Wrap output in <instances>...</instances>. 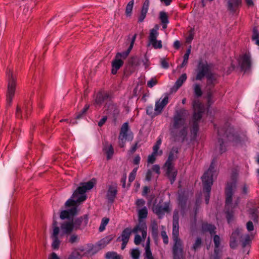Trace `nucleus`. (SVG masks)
Returning a JSON list of instances; mask_svg holds the SVG:
<instances>
[{"label": "nucleus", "mask_w": 259, "mask_h": 259, "mask_svg": "<svg viewBox=\"0 0 259 259\" xmlns=\"http://www.w3.org/2000/svg\"><path fill=\"white\" fill-rule=\"evenodd\" d=\"M188 115V111L185 108L176 110L169 126L173 141L183 142L186 139L188 134L186 118Z\"/></svg>", "instance_id": "f257e3e1"}, {"label": "nucleus", "mask_w": 259, "mask_h": 259, "mask_svg": "<svg viewBox=\"0 0 259 259\" xmlns=\"http://www.w3.org/2000/svg\"><path fill=\"white\" fill-rule=\"evenodd\" d=\"M95 183L92 181L80 183V186L74 192L71 198L68 199L65 203L66 207H72V208L68 210H63L61 212L60 217L61 219H68L70 215H74L77 214L78 206L86 199L84 193L87 190L92 189Z\"/></svg>", "instance_id": "f03ea898"}, {"label": "nucleus", "mask_w": 259, "mask_h": 259, "mask_svg": "<svg viewBox=\"0 0 259 259\" xmlns=\"http://www.w3.org/2000/svg\"><path fill=\"white\" fill-rule=\"evenodd\" d=\"M193 108L194 113L192 121L190 124L191 126V138L192 140H195L199 130L198 123L202 117L204 108L202 104L198 100L193 101Z\"/></svg>", "instance_id": "7ed1b4c3"}, {"label": "nucleus", "mask_w": 259, "mask_h": 259, "mask_svg": "<svg viewBox=\"0 0 259 259\" xmlns=\"http://www.w3.org/2000/svg\"><path fill=\"white\" fill-rule=\"evenodd\" d=\"M214 167L213 165V162L211 163L208 169L204 174L202 177L203 190L206 191L205 195V200L206 204L208 203L210 197V192L211 187L213 183V172Z\"/></svg>", "instance_id": "20e7f679"}, {"label": "nucleus", "mask_w": 259, "mask_h": 259, "mask_svg": "<svg viewBox=\"0 0 259 259\" xmlns=\"http://www.w3.org/2000/svg\"><path fill=\"white\" fill-rule=\"evenodd\" d=\"M147 227L144 224H139L137 225L133 230L129 228L125 229L122 232L121 236L119 237L117 240L118 241H124L128 242L129 239L132 233H137L138 232H141L142 238L145 240L147 236Z\"/></svg>", "instance_id": "39448f33"}, {"label": "nucleus", "mask_w": 259, "mask_h": 259, "mask_svg": "<svg viewBox=\"0 0 259 259\" xmlns=\"http://www.w3.org/2000/svg\"><path fill=\"white\" fill-rule=\"evenodd\" d=\"M8 86L6 93V100L8 104L11 105L13 98L15 94L17 84V77L13 72L9 70L8 73Z\"/></svg>", "instance_id": "423d86ee"}, {"label": "nucleus", "mask_w": 259, "mask_h": 259, "mask_svg": "<svg viewBox=\"0 0 259 259\" xmlns=\"http://www.w3.org/2000/svg\"><path fill=\"white\" fill-rule=\"evenodd\" d=\"M213 68V64L200 62L196 70V76L192 78V81L201 80L205 76L206 77L212 71Z\"/></svg>", "instance_id": "0eeeda50"}, {"label": "nucleus", "mask_w": 259, "mask_h": 259, "mask_svg": "<svg viewBox=\"0 0 259 259\" xmlns=\"http://www.w3.org/2000/svg\"><path fill=\"white\" fill-rule=\"evenodd\" d=\"M152 209L159 219L162 218L165 213H168L171 210L169 202H164L162 199H160L158 203H154Z\"/></svg>", "instance_id": "6e6552de"}, {"label": "nucleus", "mask_w": 259, "mask_h": 259, "mask_svg": "<svg viewBox=\"0 0 259 259\" xmlns=\"http://www.w3.org/2000/svg\"><path fill=\"white\" fill-rule=\"evenodd\" d=\"M236 188V184L235 182L228 183L225 191L226 194V209L229 210L230 208H235L238 205L237 199L234 203H232V195L233 191Z\"/></svg>", "instance_id": "1a4fd4ad"}, {"label": "nucleus", "mask_w": 259, "mask_h": 259, "mask_svg": "<svg viewBox=\"0 0 259 259\" xmlns=\"http://www.w3.org/2000/svg\"><path fill=\"white\" fill-rule=\"evenodd\" d=\"M158 29L159 26L155 25L154 27L150 30L148 36V46L152 45L155 49H161L162 47L161 41L157 40V37L158 35Z\"/></svg>", "instance_id": "9d476101"}, {"label": "nucleus", "mask_w": 259, "mask_h": 259, "mask_svg": "<svg viewBox=\"0 0 259 259\" xmlns=\"http://www.w3.org/2000/svg\"><path fill=\"white\" fill-rule=\"evenodd\" d=\"M172 253L174 259H185L183 242L181 240L174 241Z\"/></svg>", "instance_id": "9b49d317"}, {"label": "nucleus", "mask_w": 259, "mask_h": 259, "mask_svg": "<svg viewBox=\"0 0 259 259\" xmlns=\"http://www.w3.org/2000/svg\"><path fill=\"white\" fill-rule=\"evenodd\" d=\"M53 232L51 235V238L53 239L52 247L54 249H58L60 244V241L58 238V234L60 231V228L58 226L57 222L54 221L52 224Z\"/></svg>", "instance_id": "f8f14e48"}, {"label": "nucleus", "mask_w": 259, "mask_h": 259, "mask_svg": "<svg viewBox=\"0 0 259 259\" xmlns=\"http://www.w3.org/2000/svg\"><path fill=\"white\" fill-rule=\"evenodd\" d=\"M89 218L85 214L73 221V224L75 230H81L84 228L88 223Z\"/></svg>", "instance_id": "ddd939ff"}, {"label": "nucleus", "mask_w": 259, "mask_h": 259, "mask_svg": "<svg viewBox=\"0 0 259 259\" xmlns=\"http://www.w3.org/2000/svg\"><path fill=\"white\" fill-rule=\"evenodd\" d=\"M128 131V124L127 122L124 123L121 128L118 137V143L121 148L124 146L127 138V133Z\"/></svg>", "instance_id": "4468645a"}, {"label": "nucleus", "mask_w": 259, "mask_h": 259, "mask_svg": "<svg viewBox=\"0 0 259 259\" xmlns=\"http://www.w3.org/2000/svg\"><path fill=\"white\" fill-rule=\"evenodd\" d=\"M243 237L241 232L236 229L232 232L230 237V246L232 248H235L237 246V243L240 238Z\"/></svg>", "instance_id": "2eb2a0df"}, {"label": "nucleus", "mask_w": 259, "mask_h": 259, "mask_svg": "<svg viewBox=\"0 0 259 259\" xmlns=\"http://www.w3.org/2000/svg\"><path fill=\"white\" fill-rule=\"evenodd\" d=\"M108 188L107 198L109 201L113 202L117 195V185L116 183H112Z\"/></svg>", "instance_id": "dca6fc26"}, {"label": "nucleus", "mask_w": 259, "mask_h": 259, "mask_svg": "<svg viewBox=\"0 0 259 259\" xmlns=\"http://www.w3.org/2000/svg\"><path fill=\"white\" fill-rule=\"evenodd\" d=\"M166 167V174L169 178L171 184H172L175 180L177 175V171L174 168V164H165Z\"/></svg>", "instance_id": "f3484780"}, {"label": "nucleus", "mask_w": 259, "mask_h": 259, "mask_svg": "<svg viewBox=\"0 0 259 259\" xmlns=\"http://www.w3.org/2000/svg\"><path fill=\"white\" fill-rule=\"evenodd\" d=\"M109 98L110 96L108 93L100 92L96 95L94 104L96 106H101L103 102L108 101Z\"/></svg>", "instance_id": "a211bd4d"}, {"label": "nucleus", "mask_w": 259, "mask_h": 259, "mask_svg": "<svg viewBox=\"0 0 259 259\" xmlns=\"http://www.w3.org/2000/svg\"><path fill=\"white\" fill-rule=\"evenodd\" d=\"M60 227L63 234H70L74 230L73 220L64 221L61 223Z\"/></svg>", "instance_id": "6ab92c4d"}, {"label": "nucleus", "mask_w": 259, "mask_h": 259, "mask_svg": "<svg viewBox=\"0 0 259 259\" xmlns=\"http://www.w3.org/2000/svg\"><path fill=\"white\" fill-rule=\"evenodd\" d=\"M239 63L242 70H248L251 67L250 56L246 54L244 55L241 58Z\"/></svg>", "instance_id": "aec40b11"}, {"label": "nucleus", "mask_w": 259, "mask_h": 259, "mask_svg": "<svg viewBox=\"0 0 259 259\" xmlns=\"http://www.w3.org/2000/svg\"><path fill=\"white\" fill-rule=\"evenodd\" d=\"M25 110V113L24 114V117L27 118L28 117V115L29 114V112L28 110V107L27 106V103L25 102L24 106L22 108H21L19 105L17 106L16 108V116L17 118L22 119L23 118V114L22 110Z\"/></svg>", "instance_id": "412c9836"}, {"label": "nucleus", "mask_w": 259, "mask_h": 259, "mask_svg": "<svg viewBox=\"0 0 259 259\" xmlns=\"http://www.w3.org/2000/svg\"><path fill=\"white\" fill-rule=\"evenodd\" d=\"M108 114L112 115L114 117H116L119 113V110L116 105L113 104L110 100L105 105Z\"/></svg>", "instance_id": "4be33fe9"}, {"label": "nucleus", "mask_w": 259, "mask_h": 259, "mask_svg": "<svg viewBox=\"0 0 259 259\" xmlns=\"http://www.w3.org/2000/svg\"><path fill=\"white\" fill-rule=\"evenodd\" d=\"M168 97H165L162 101H158L156 103L155 108V112L154 113V115H158L160 113L164 107V106L168 103Z\"/></svg>", "instance_id": "5701e85b"}, {"label": "nucleus", "mask_w": 259, "mask_h": 259, "mask_svg": "<svg viewBox=\"0 0 259 259\" xmlns=\"http://www.w3.org/2000/svg\"><path fill=\"white\" fill-rule=\"evenodd\" d=\"M136 36H137V34H135L133 36V38H132L130 46L128 47V49L126 51L122 52V53H117L116 54L115 57H118V58L120 59H125L128 56V54H130V52L131 51V50L133 49L134 44L135 43V40H136Z\"/></svg>", "instance_id": "b1692460"}, {"label": "nucleus", "mask_w": 259, "mask_h": 259, "mask_svg": "<svg viewBox=\"0 0 259 259\" xmlns=\"http://www.w3.org/2000/svg\"><path fill=\"white\" fill-rule=\"evenodd\" d=\"M228 4V10L232 12H235L237 9L241 6V0H227Z\"/></svg>", "instance_id": "393cba45"}, {"label": "nucleus", "mask_w": 259, "mask_h": 259, "mask_svg": "<svg viewBox=\"0 0 259 259\" xmlns=\"http://www.w3.org/2000/svg\"><path fill=\"white\" fill-rule=\"evenodd\" d=\"M123 61L118 58V57H115V59L112 62V73L115 74L117 73V70L123 65Z\"/></svg>", "instance_id": "a878e982"}, {"label": "nucleus", "mask_w": 259, "mask_h": 259, "mask_svg": "<svg viewBox=\"0 0 259 259\" xmlns=\"http://www.w3.org/2000/svg\"><path fill=\"white\" fill-rule=\"evenodd\" d=\"M178 148L177 147H173L168 155V159L165 164H174L173 162L178 158Z\"/></svg>", "instance_id": "bb28decb"}, {"label": "nucleus", "mask_w": 259, "mask_h": 259, "mask_svg": "<svg viewBox=\"0 0 259 259\" xmlns=\"http://www.w3.org/2000/svg\"><path fill=\"white\" fill-rule=\"evenodd\" d=\"M103 150L107 155V159H110L114 153V149L112 145L108 142H105Z\"/></svg>", "instance_id": "cd10ccee"}, {"label": "nucleus", "mask_w": 259, "mask_h": 259, "mask_svg": "<svg viewBox=\"0 0 259 259\" xmlns=\"http://www.w3.org/2000/svg\"><path fill=\"white\" fill-rule=\"evenodd\" d=\"M202 229L204 232H208L211 235L215 234L216 227L211 224L204 223L202 224Z\"/></svg>", "instance_id": "c85d7f7f"}, {"label": "nucleus", "mask_w": 259, "mask_h": 259, "mask_svg": "<svg viewBox=\"0 0 259 259\" xmlns=\"http://www.w3.org/2000/svg\"><path fill=\"white\" fill-rule=\"evenodd\" d=\"M207 81L206 84L207 86L213 87L215 84V82L217 79V75L212 72L208 74L206 77Z\"/></svg>", "instance_id": "c756f323"}, {"label": "nucleus", "mask_w": 259, "mask_h": 259, "mask_svg": "<svg viewBox=\"0 0 259 259\" xmlns=\"http://www.w3.org/2000/svg\"><path fill=\"white\" fill-rule=\"evenodd\" d=\"M140 63V60L137 56L131 57L128 60V66H131L133 69L138 66Z\"/></svg>", "instance_id": "7c9ffc66"}, {"label": "nucleus", "mask_w": 259, "mask_h": 259, "mask_svg": "<svg viewBox=\"0 0 259 259\" xmlns=\"http://www.w3.org/2000/svg\"><path fill=\"white\" fill-rule=\"evenodd\" d=\"M187 78V76L186 73H183L181 75L175 82L174 87L176 88V90H178L182 85L183 83L186 80Z\"/></svg>", "instance_id": "2f4dec72"}, {"label": "nucleus", "mask_w": 259, "mask_h": 259, "mask_svg": "<svg viewBox=\"0 0 259 259\" xmlns=\"http://www.w3.org/2000/svg\"><path fill=\"white\" fill-rule=\"evenodd\" d=\"M145 252L144 253L145 257L146 259H154L152 256V252L150 248L149 244V239H148V242L146 244L145 246Z\"/></svg>", "instance_id": "473e14b6"}, {"label": "nucleus", "mask_w": 259, "mask_h": 259, "mask_svg": "<svg viewBox=\"0 0 259 259\" xmlns=\"http://www.w3.org/2000/svg\"><path fill=\"white\" fill-rule=\"evenodd\" d=\"M179 225H172V239L173 241L181 240L179 237Z\"/></svg>", "instance_id": "72a5a7b5"}, {"label": "nucleus", "mask_w": 259, "mask_h": 259, "mask_svg": "<svg viewBox=\"0 0 259 259\" xmlns=\"http://www.w3.org/2000/svg\"><path fill=\"white\" fill-rule=\"evenodd\" d=\"M250 214L251 219L255 223L258 222V218L259 217V211L255 209H252L250 210Z\"/></svg>", "instance_id": "f704fd0d"}, {"label": "nucleus", "mask_w": 259, "mask_h": 259, "mask_svg": "<svg viewBox=\"0 0 259 259\" xmlns=\"http://www.w3.org/2000/svg\"><path fill=\"white\" fill-rule=\"evenodd\" d=\"M193 90L195 95L197 97H201L202 95V91L201 86L198 83H195L193 85Z\"/></svg>", "instance_id": "c9c22d12"}, {"label": "nucleus", "mask_w": 259, "mask_h": 259, "mask_svg": "<svg viewBox=\"0 0 259 259\" xmlns=\"http://www.w3.org/2000/svg\"><path fill=\"white\" fill-rule=\"evenodd\" d=\"M113 238L114 236L113 235L106 236L100 241V246L104 247L108 244L113 239Z\"/></svg>", "instance_id": "e433bc0d"}, {"label": "nucleus", "mask_w": 259, "mask_h": 259, "mask_svg": "<svg viewBox=\"0 0 259 259\" xmlns=\"http://www.w3.org/2000/svg\"><path fill=\"white\" fill-rule=\"evenodd\" d=\"M159 18L161 23H168V17L166 12L163 11L160 12L159 13Z\"/></svg>", "instance_id": "4c0bfd02"}, {"label": "nucleus", "mask_w": 259, "mask_h": 259, "mask_svg": "<svg viewBox=\"0 0 259 259\" xmlns=\"http://www.w3.org/2000/svg\"><path fill=\"white\" fill-rule=\"evenodd\" d=\"M148 214L147 208L145 206L143 208L139 210L138 211V217L139 219H145L147 218Z\"/></svg>", "instance_id": "58836bf2"}, {"label": "nucleus", "mask_w": 259, "mask_h": 259, "mask_svg": "<svg viewBox=\"0 0 259 259\" xmlns=\"http://www.w3.org/2000/svg\"><path fill=\"white\" fill-rule=\"evenodd\" d=\"M259 33H258L257 27H254L253 29V33L252 35V39L255 40L256 45L259 46Z\"/></svg>", "instance_id": "ea45409f"}, {"label": "nucleus", "mask_w": 259, "mask_h": 259, "mask_svg": "<svg viewBox=\"0 0 259 259\" xmlns=\"http://www.w3.org/2000/svg\"><path fill=\"white\" fill-rule=\"evenodd\" d=\"M109 222V219L107 218H104L102 220L101 224L99 228V230L100 232H102L105 229V227L108 224Z\"/></svg>", "instance_id": "a19ab883"}, {"label": "nucleus", "mask_w": 259, "mask_h": 259, "mask_svg": "<svg viewBox=\"0 0 259 259\" xmlns=\"http://www.w3.org/2000/svg\"><path fill=\"white\" fill-rule=\"evenodd\" d=\"M108 259H120V256L114 252H108L106 254Z\"/></svg>", "instance_id": "79ce46f5"}, {"label": "nucleus", "mask_w": 259, "mask_h": 259, "mask_svg": "<svg viewBox=\"0 0 259 259\" xmlns=\"http://www.w3.org/2000/svg\"><path fill=\"white\" fill-rule=\"evenodd\" d=\"M242 242V246L244 248L246 245H249L251 242V238L248 234L244 236V240H241Z\"/></svg>", "instance_id": "37998d69"}, {"label": "nucleus", "mask_w": 259, "mask_h": 259, "mask_svg": "<svg viewBox=\"0 0 259 259\" xmlns=\"http://www.w3.org/2000/svg\"><path fill=\"white\" fill-rule=\"evenodd\" d=\"M134 0L131 1L127 5L126 7L125 13L127 15H131V14L132 12L133 5H134Z\"/></svg>", "instance_id": "c03bdc74"}, {"label": "nucleus", "mask_w": 259, "mask_h": 259, "mask_svg": "<svg viewBox=\"0 0 259 259\" xmlns=\"http://www.w3.org/2000/svg\"><path fill=\"white\" fill-rule=\"evenodd\" d=\"M221 239L219 236L215 235L213 236V242L214 243V252H216L220 245Z\"/></svg>", "instance_id": "a18cd8bd"}, {"label": "nucleus", "mask_w": 259, "mask_h": 259, "mask_svg": "<svg viewBox=\"0 0 259 259\" xmlns=\"http://www.w3.org/2000/svg\"><path fill=\"white\" fill-rule=\"evenodd\" d=\"M140 252L138 249H133L131 251V255L133 259H139Z\"/></svg>", "instance_id": "49530a36"}, {"label": "nucleus", "mask_w": 259, "mask_h": 259, "mask_svg": "<svg viewBox=\"0 0 259 259\" xmlns=\"http://www.w3.org/2000/svg\"><path fill=\"white\" fill-rule=\"evenodd\" d=\"M202 244V240L200 237L197 238L195 243L193 244L192 248L195 251H196L198 248H199Z\"/></svg>", "instance_id": "de8ad7c7"}, {"label": "nucleus", "mask_w": 259, "mask_h": 259, "mask_svg": "<svg viewBox=\"0 0 259 259\" xmlns=\"http://www.w3.org/2000/svg\"><path fill=\"white\" fill-rule=\"evenodd\" d=\"M89 107H90L89 105H86L85 106V107H84V108L80 112H78L77 114L76 118V119L80 118L83 115H84L86 113L87 110L89 108Z\"/></svg>", "instance_id": "09e8293b"}, {"label": "nucleus", "mask_w": 259, "mask_h": 259, "mask_svg": "<svg viewBox=\"0 0 259 259\" xmlns=\"http://www.w3.org/2000/svg\"><path fill=\"white\" fill-rule=\"evenodd\" d=\"M172 225H179V212L175 210L173 215Z\"/></svg>", "instance_id": "8fccbe9b"}, {"label": "nucleus", "mask_w": 259, "mask_h": 259, "mask_svg": "<svg viewBox=\"0 0 259 259\" xmlns=\"http://www.w3.org/2000/svg\"><path fill=\"white\" fill-rule=\"evenodd\" d=\"M81 258V255L80 253L78 251H73L72 253L69 256L68 259H80Z\"/></svg>", "instance_id": "3c124183"}, {"label": "nucleus", "mask_w": 259, "mask_h": 259, "mask_svg": "<svg viewBox=\"0 0 259 259\" xmlns=\"http://www.w3.org/2000/svg\"><path fill=\"white\" fill-rule=\"evenodd\" d=\"M230 131L231 130H228L226 131L224 128H221L218 130V135L220 137L223 136L224 135H226V137L229 138V134L230 133Z\"/></svg>", "instance_id": "603ef678"}, {"label": "nucleus", "mask_w": 259, "mask_h": 259, "mask_svg": "<svg viewBox=\"0 0 259 259\" xmlns=\"http://www.w3.org/2000/svg\"><path fill=\"white\" fill-rule=\"evenodd\" d=\"M219 143H220L219 152L222 154L226 150L225 146H224V141L223 139H221L220 138H219Z\"/></svg>", "instance_id": "864d4df0"}, {"label": "nucleus", "mask_w": 259, "mask_h": 259, "mask_svg": "<svg viewBox=\"0 0 259 259\" xmlns=\"http://www.w3.org/2000/svg\"><path fill=\"white\" fill-rule=\"evenodd\" d=\"M150 0H145L144 2L141 11L147 13L148 8L149 6Z\"/></svg>", "instance_id": "5fc2aeb1"}, {"label": "nucleus", "mask_w": 259, "mask_h": 259, "mask_svg": "<svg viewBox=\"0 0 259 259\" xmlns=\"http://www.w3.org/2000/svg\"><path fill=\"white\" fill-rule=\"evenodd\" d=\"M161 236L163 239V242L167 244L168 243V238L165 231L161 232Z\"/></svg>", "instance_id": "6e6d98bb"}, {"label": "nucleus", "mask_w": 259, "mask_h": 259, "mask_svg": "<svg viewBox=\"0 0 259 259\" xmlns=\"http://www.w3.org/2000/svg\"><path fill=\"white\" fill-rule=\"evenodd\" d=\"M156 155L157 154H154L153 153L149 155L147 159L148 162L151 164L154 163L155 160Z\"/></svg>", "instance_id": "4d7b16f0"}, {"label": "nucleus", "mask_w": 259, "mask_h": 259, "mask_svg": "<svg viewBox=\"0 0 259 259\" xmlns=\"http://www.w3.org/2000/svg\"><path fill=\"white\" fill-rule=\"evenodd\" d=\"M157 81L155 78H152L147 82V86L149 88H152L154 85L156 84Z\"/></svg>", "instance_id": "13d9d810"}, {"label": "nucleus", "mask_w": 259, "mask_h": 259, "mask_svg": "<svg viewBox=\"0 0 259 259\" xmlns=\"http://www.w3.org/2000/svg\"><path fill=\"white\" fill-rule=\"evenodd\" d=\"M78 239V236L75 234H72L70 236L69 242L71 243H73L77 241Z\"/></svg>", "instance_id": "bf43d9fd"}, {"label": "nucleus", "mask_w": 259, "mask_h": 259, "mask_svg": "<svg viewBox=\"0 0 259 259\" xmlns=\"http://www.w3.org/2000/svg\"><path fill=\"white\" fill-rule=\"evenodd\" d=\"M151 170H152V171H154L155 173H156L158 175H159L160 174V167L157 164L153 165Z\"/></svg>", "instance_id": "052dcab7"}, {"label": "nucleus", "mask_w": 259, "mask_h": 259, "mask_svg": "<svg viewBox=\"0 0 259 259\" xmlns=\"http://www.w3.org/2000/svg\"><path fill=\"white\" fill-rule=\"evenodd\" d=\"M142 240V239L141 237L139 235L136 234L135 235V239H134V243L136 245H139L141 243Z\"/></svg>", "instance_id": "680f3d73"}, {"label": "nucleus", "mask_w": 259, "mask_h": 259, "mask_svg": "<svg viewBox=\"0 0 259 259\" xmlns=\"http://www.w3.org/2000/svg\"><path fill=\"white\" fill-rule=\"evenodd\" d=\"M161 65L164 68H167L169 67L168 63L165 59H161Z\"/></svg>", "instance_id": "e2e57ef3"}, {"label": "nucleus", "mask_w": 259, "mask_h": 259, "mask_svg": "<svg viewBox=\"0 0 259 259\" xmlns=\"http://www.w3.org/2000/svg\"><path fill=\"white\" fill-rule=\"evenodd\" d=\"M246 227H247V229L248 230V231H251L253 230L254 226H253L252 222L251 221L248 222L246 224Z\"/></svg>", "instance_id": "0e129e2a"}, {"label": "nucleus", "mask_w": 259, "mask_h": 259, "mask_svg": "<svg viewBox=\"0 0 259 259\" xmlns=\"http://www.w3.org/2000/svg\"><path fill=\"white\" fill-rule=\"evenodd\" d=\"M147 13L145 12L141 11L140 16L139 17L138 21L139 22H142L145 19Z\"/></svg>", "instance_id": "69168bd1"}, {"label": "nucleus", "mask_w": 259, "mask_h": 259, "mask_svg": "<svg viewBox=\"0 0 259 259\" xmlns=\"http://www.w3.org/2000/svg\"><path fill=\"white\" fill-rule=\"evenodd\" d=\"M193 38H194V33H193V30H191V31L190 32V34H189V36L187 37V38L186 39L187 42H190L192 40Z\"/></svg>", "instance_id": "338daca9"}, {"label": "nucleus", "mask_w": 259, "mask_h": 259, "mask_svg": "<svg viewBox=\"0 0 259 259\" xmlns=\"http://www.w3.org/2000/svg\"><path fill=\"white\" fill-rule=\"evenodd\" d=\"M48 259H60V258L56 253L52 252L50 254Z\"/></svg>", "instance_id": "774afa93"}]
</instances>
